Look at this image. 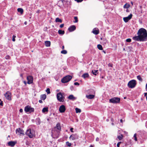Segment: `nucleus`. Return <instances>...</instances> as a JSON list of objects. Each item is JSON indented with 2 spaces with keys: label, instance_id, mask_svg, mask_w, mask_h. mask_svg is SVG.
<instances>
[{
  "label": "nucleus",
  "instance_id": "nucleus-1",
  "mask_svg": "<svg viewBox=\"0 0 147 147\" xmlns=\"http://www.w3.org/2000/svg\"><path fill=\"white\" fill-rule=\"evenodd\" d=\"M137 36L133 37V39L137 41L144 42L147 40V32L146 30L144 28H141L138 32Z\"/></svg>",
  "mask_w": 147,
  "mask_h": 147
},
{
  "label": "nucleus",
  "instance_id": "nucleus-2",
  "mask_svg": "<svg viewBox=\"0 0 147 147\" xmlns=\"http://www.w3.org/2000/svg\"><path fill=\"white\" fill-rule=\"evenodd\" d=\"M61 130V127L60 124L57 123L56 127L53 129L52 131V136L54 138H56L58 137L59 133Z\"/></svg>",
  "mask_w": 147,
  "mask_h": 147
},
{
  "label": "nucleus",
  "instance_id": "nucleus-3",
  "mask_svg": "<svg viewBox=\"0 0 147 147\" xmlns=\"http://www.w3.org/2000/svg\"><path fill=\"white\" fill-rule=\"evenodd\" d=\"M26 134L30 138H32L35 136V131L34 130L30 129L27 130Z\"/></svg>",
  "mask_w": 147,
  "mask_h": 147
},
{
  "label": "nucleus",
  "instance_id": "nucleus-4",
  "mask_svg": "<svg viewBox=\"0 0 147 147\" xmlns=\"http://www.w3.org/2000/svg\"><path fill=\"white\" fill-rule=\"evenodd\" d=\"M72 78V77L70 75L67 76L63 78L61 80V82L63 83H66L69 82Z\"/></svg>",
  "mask_w": 147,
  "mask_h": 147
},
{
  "label": "nucleus",
  "instance_id": "nucleus-5",
  "mask_svg": "<svg viewBox=\"0 0 147 147\" xmlns=\"http://www.w3.org/2000/svg\"><path fill=\"white\" fill-rule=\"evenodd\" d=\"M136 84V81L135 80H132L129 82L127 85L130 88H134Z\"/></svg>",
  "mask_w": 147,
  "mask_h": 147
},
{
  "label": "nucleus",
  "instance_id": "nucleus-6",
  "mask_svg": "<svg viewBox=\"0 0 147 147\" xmlns=\"http://www.w3.org/2000/svg\"><path fill=\"white\" fill-rule=\"evenodd\" d=\"M57 98L60 102H63L64 101V97L63 96V94L59 92L57 94Z\"/></svg>",
  "mask_w": 147,
  "mask_h": 147
},
{
  "label": "nucleus",
  "instance_id": "nucleus-7",
  "mask_svg": "<svg viewBox=\"0 0 147 147\" xmlns=\"http://www.w3.org/2000/svg\"><path fill=\"white\" fill-rule=\"evenodd\" d=\"M120 99L118 97H114L109 99V102L110 103H117L120 102Z\"/></svg>",
  "mask_w": 147,
  "mask_h": 147
},
{
  "label": "nucleus",
  "instance_id": "nucleus-8",
  "mask_svg": "<svg viewBox=\"0 0 147 147\" xmlns=\"http://www.w3.org/2000/svg\"><path fill=\"white\" fill-rule=\"evenodd\" d=\"M34 108L31 107L30 106L28 105L24 109V111L26 112L31 113L34 112Z\"/></svg>",
  "mask_w": 147,
  "mask_h": 147
},
{
  "label": "nucleus",
  "instance_id": "nucleus-9",
  "mask_svg": "<svg viewBox=\"0 0 147 147\" xmlns=\"http://www.w3.org/2000/svg\"><path fill=\"white\" fill-rule=\"evenodd\" d=\"M16 133L18 135H24V131L20 128L17 129L16 130Z\"/></svg>",
  "mask_w": 147,
  "mask_h": 147
},
{
  "label": "nucleus",
  "instance_id": "nucleus-10",
  "mask_svg": "<svg viewBox=\"0 0 147 147\" xmlns=\"http://www.w3.org/2000/svg\"><path fill=\"white\" fill-rule=\"evenodd\" d=\"M78 136L76 134H74L71 135L69 138V139L72 140L78 139Z\"/></svg>",
  "mask_w": 147,
  "mask_h": 147
},
{
  "label": "nucleus",
  "instance_id": "nucleus-11",
  "mask_svg": "<svg viewBox=\"0 0 147 147\" xmlns=\"http://www.w3.org/2000/svg\"><path fill=\"white\" fill-rule=\"evenodd\" d=\"M27 79L28 80L27 83L28 84H30L32 83L33 82V77L31 76H27Z\"/></svg>",
  "mask_w": 147,
  "mask_h": 147
},
{
  "label": "nucleus",
  "instance_id": "nucleus-12",
  "mask_svg": "<svg viewBox=\"0 0 147 147\" xmlns=\"http://www.w3.org/2000/svg\"><path fill=\"white\" fill-rule=\"evenodd\" d=\"M132 16V15L130 14L128 16L123 18V20L126 23L129 20L131 19Z\"/></svg>",
  "mask_w": 147,
  "mask_h": 147
},
{
  "label": "nucleus",
  "instance_id": "nucleus-13",
  "mask_svg": "<svg viewBox=\"0 0 147 147\" xmlns=\"http://www.w3.org/2000/svg\"><path fill=\"white\" fill-rule=\"evenodd\" d=\"M11 93L9 92H7L5 94L6 98L9 100H10L11 99Z\"/></svg>",
  "mask_w": 147,
  "mask_h": 147
},
{
  "label": "nucleus",
  "instance_id": "nucleus-14",
  "mask_svg": "<svg viewBox=\"0 0 147 147\" xmlns=\"http://www.w3.org/2000/svg\"><path fill=\"white\" fill-rule=\"evenodd\" d=\"M65 107L64 105H62L59 108V111L61 113H63L65 112Z\"/></svg>",
  "mask_w": 147,
  "mask_h": 147
},
{
  "label": "nucleus",
  "instance_id": "nucleus-15",
  "mask_svg": "<svg viewBox=\"0 0 147 147\" xmlns=\"http://www.w3.org/2000/svg\"><path fill=\"white\" fill-rule=\"evenodd\" d=\"M92 32L95 35L98 34L99 32V30L98 28H96L93 29Z\"/></svg>",
  "mask_w": 147,
  "mask_h": 147
},
{
  "label": "nucleus",
  "instance_id": "nucleus-16",
  "mask_svg": "<svg viewBox=\"0 0 147 147\" xmlns=\"http://www.w3.org/2000/svg\"><path fill=\"white\" fill-rule=\"evenodd\" d=\"M76 29V26H72L69 27L68 30L70 32H72L74 30Z\"/></svg>",
  "mask_w": 147,
  "mask_h": 147
},
{
  "label": "nucleus",
  "instance_id": "nucleus-17",
  "mask_svg": "<svg viewBox=\"0 0 147 147\" xmlns=\"http://www.w3.org/2000/svg\"><path fill=\"white\" fill-rule=\"evenodd\" d=\"M16 142L14 141H11L9 142L8 143V146H14L16 144Z\"/></svg>",
  "mask_w": 147,
  "mask_h": 147
},
{
  "label": "nucleus",
  "instance_id": "nucleus-18",
  "mask_svg": "<svg viewBox=\"0 0 147 147\" xmlns=\"http://www.w3.org/2000/svg\"><path fill=\"white\" fill-rule=\"evenodd\" d=\"M95 95L94 94H90L88 95H86V97L89 99H92L94 98V97Z\"/></svg>",
  "mask_w": 147,
  "mask_h": 147
},
{
  "label": "nucleus",
  "instance_id": "nucleus-19",
  "mask_svg": "<svg viewBox=\"0 0 147 147\" xmlns=\"http://www.w3.org/2000/svg\"><path fill=\"white\" fill-rule=\"evenodd\" d=\"M45 46L47 47H49L50 46L51 42L49 41H46L45 42Z\"/></svg>",
  "mask_w": 147,
  "mask_h": 147
},
{
  "label": "nucleus",
  "instance_id": "nucleus-20",
  "mask_svg": "<svg viewBox=\"0 0 147 147\" xmlns=\"http://www.w3.org/2000/svg\"><path fill=\"white\" fill-rule=\"evenodd\" d=\"M88 76L89 75L88 73H85L82 76V77L84 78H88Z\"/></svg>",
  "mask_w": 147,
  "mask_h": 147
},
{
  "label": "nucleus",
  "instance_id": "nucleus-21",
  "mask_svg": "<svg viewBox=\"0 0 147 147\" xmlns=\"http://www.w3.org/2000/svg\"><path fill=\"white\" fill-rule=\"evenodd\" d=\"M48 107H44L42 109V112L43 113H45L46 112H47L48 111Z\"/></svg>",
  "mask_w": 147,
  "mask_h": 147
},
{
  "label": "nucleus",
  "instance_id": "nucleus-22",
  "mask_svg": "<svg viewBox=\"0 0 147 147\" xmlns=\"http://www.w3.org/2000/svg\"><path fill=\"white\" fill-rule=\"evenodd\" d=\"M46 98V96L45 94L42 95L40 96L41 99L43 100H44Z\"/></svg>",
  "mask_w": 147,
  "mask_h": 147
},
{
  "label": "nucleus",
  "instance_id": "nucleus-23",
  "mask_svg": "<svg viewBox=\"0 0 147 147\" xmlns=\"http://www.w3.org/2000/svg\"><path fill=\"white\" fill-rule=\"evenodd\" d=\"M36 122L37 125H39L40 123V120L39 118H37L36 119Z\"/></svg>",
  "mask_w": 147,
  "mask_h": 147
},
{
  "label": "nucleus",
  "instance_id": "nucleus-24",
  "mask_svg": "<svg viewBox=\"0 0 147 147\" xmlns=\"http://www.w3.org/2000/svg\"><path fill=\"white\" fill-rule=\"evenodd\" d=\"M18 12L20 13L21 14H22L23 12V10L21 8H18Z\"/></svg>",
  "mask_w": 147,
  "mask_h": 147
},
{
  "label": "nucleus",
  "instance_id": "nucleus-25",
  "mask_svg": "<svg viewBox=\"0 0 147 147\" xmlns=\"http://www.w3.org/2000/svg\"><path fill=\"white\" fill-rule=\"evenodd\" d=\"M58 33L60 34H63L65 33V32L64 30H59L58 31Z\"/></svg>",
  "mask_w": 147,
  "mask_h": 147
},
{
  "label": "nucleus",
  "instance_id": "nucleus-26",
  "mask_svg": "<svg viewBox=\"0 0 147 147\" xmlns=\"http://www.w3.org/2000/svg\"><path fill=\"white\" fill-rule=\"evenodd\" d=\"M68 98L71 100H74L75 99V98L74 96L72 95H71L68 96Z\"/></svg>",
  "mask_w": 147,
  "mask_h": 147
},
{
  "label": "nucleus",
  "instance_id": "nucleus-27",
  "mask_svg": "<svg viewBox=\"0 0 147 147\" xmlns=\"http://www.w3.org/2000/svg\"><path fill=\"white\" fill-rule=\"evenodd\" d=\"M55 22H59L60 23H61L62 22V20L60 19L59 18H56L55 20Z\"/></svg>",
  "mask_w": 147,
  "mask_h": 147
},
{
  "label": "nucleus",
  "instance_id": "nucleus-28",
  "mask_svg": "<svg viewBox=\"0 0 147 147\" xmlns=\"http://www.w3.org/2000/svg\"><path fill=\"white\" fill-rule=\"evenodd\" d=\"M123 137V135L122 134H121V135L118 136H117V138L119 140H121Z\"/></svg>",
  "mask_w": 147,
  "mask_h": 147
},
{
  "label": "nucleus",
  "instance_id": "nucleus-29",
  "mask_svg": "<svg viewBox=\"0 0 147 147\" xmlns=\"http://www.w3.org/2000/svg\"><path fill=\"white\" fill-rule=\"evenodd\" d=\"M130 5L129 4L127 3L125 4L123 6L124 8L127 9L129 7Z\"/></svg>",
  "mask_w": 147,
  "mask_h": 147
},
{
  "label": "nucleus",
  "instance_id": "nucleus-30",
  "mask_svg": "<svg viewBox=\"0 0 147 147\" xmlns=\"http://www.w3.org/2000/svg\"><path fill=\"white\" fill-rule=\"evenodd\" d=\"M97 48L100 50H102L103 49L102 46L100 45H97Z\"/></svg>",
  "mask_w": 147,
  "mask_h": 147
},
{
  "label": "nucleus",
  "instance_id": "nucleus-31",
  "mask_svg": "<svg viewBox=\"0 0 147 147\" xmlns=\"http://www.w3.org/2000/svg\"><path fill=\"white\" fill-rule=\"evenodd\" d=\"M75 110L76 113H80L81 112V109L77 108L75 109Z\"/></svg>",
  "mask_w": 147,
  "mask_h": 147
},
{
  "label": "nucleus",
  "instance_id": "nucleus-32",
  "mask_svg": "<svg viewBox=\"0 0 147 147\" xmlns=\"http://www.w3.org/2000/svg\"><path fill=\"white\" fill-rule=\"evenodd\" d=\"M92 73L94 75H96V74L98 73V70H95L94 71L92 70Z\"/></svg>",
  "mask_w": 147,
  "mask_h": 147
},
{
  "label": "nucleus",
  "instance_id": "nucleus-33",
  "mask_svg": "<svg viewBox=\"0 0 147 147\" xmlns=\"http://www.w3.org/2000/svg\"><path fill=\"white\" fill-rule=\"evenodd\" d=\"M137 78L139 80L141 81H142V79L140 76H137Z\"/></svg>",
  "mask_w": 147,
  "mask_h": 147
},
{
  "label": "nucleus",
  "instance_id": "nucleus-34",
  "mask_svg": "<svg viewBox=\"0 0 147 147\" xmlns=\"http://www.w3.org/2000/svg\"><path fill=\"white\" fill-rule=\"evenodd\" d=\"M61 53L62 54H66L67 53V51L65 50H63L61 51Z\"/></svg>",
  "mask_w": 147,
  "mask_h": 147
},
{
  "label": "nucleus",
  "instance_id": "nucleus-35",
  "mask_svg": "<svg viewBox=\"0 0 147 147\" xmlns=\"http://www.w3.org/2000/svg\"><path fill=\"white\" fill-rule=\"evenodd\" d=\"M46 91L48 94H49L50 93V89L49 88H47Z\"/></svg>",
  "mask_w": 147,
  "mask_h": 147
},
{
  "label": "nucleus",
  "instance_id": "nucleus-36",
  "mask_svg": "<svg viewBox=\"0 0 147 147\" xmlns=\"http://www.w3.org/2000/svg\"><path fill=\"white\" fill-rule=\"evenodd\" d=\"M66 144L69 147L71 145V143H69L68 142H66Z\"/></svg>",
  "mask_w": 147,
  "mask_h": 147
},
{
  "label": "nucleus",
  "instance_id": "nucleus-37",
  "mask_svg": "<svg viewBox=\"0 0 147 147\" xmlns=\"http://www.w3.org/2000/svg\"><path fill=\"white\" fill-rule=\"evenodd\" d=\"M134 140L136 141H137V138L136 137V134H135L134 136Z\"/></svg>",
  "mask_w": 147,
  "mask_h": 147
},
{
  "label": "nucleus",
  "instance_id": "nucleus-38",
  "mask_svg": "<svg viewBox=\"0 0 147 147\" xmlns=\"http://www.w3.org/2000/svg\"><path fill=\"white\" fill-rule=\"evenodd\" d=\"M74 19L75 20L74 22H78V18L77 17H74Z\"/></svg>",
  "mask_w": 147,
  "mask_h": 147
},
{
  "label": "nucleus",
  "instance_id": "nucleus-39",
  "mask_svg": "<svg viewBox=\"0 0 147 147\" xmlns=\"http://www.w3.org/2000/svg\"><path fill=\"white\" fill-rule=\"evenodd\" d=\"M16 36L15 35H13L12 37V41L14 42L15 41V38Z\"/></svg>",
  "mask_w": 147,
  "mask_h": 147
},
{
  "label": "nucleus",
  "instance_id": "nucleus-40",
  "mask_svg": "<svg viewBox=\"0 0 147 147\" xmlns=\"http://www.w3.org/2000/svg\"><path fill=\"white\" fill-rule=\"evenodd\" d=\"M103 41L104 42V43L105 44H106V43H107V40L106 39L104 38L103 39Z\"/></svg>",
  "mask_w": 147,
  "mask_h": 147
},
{
  "label": "nucleus",
  "instance_id": "nucleus-41",
  "mask_svg": "<svg viewBox=\"0 0 147 147\" xmlns=\"http://www.w3.org/2000/svg\"><path fill=\"white\" fill-rule=\"evenodd\" d=\"M126 41L128 42H130L131 41V39L130 38H128L126 40Z\"/></svg>",
  "mask_w": 147,
  "mask_h": 147
},
{
  "label": "nucleus",
  "instance_id": "nucleus-42",
  "mask_svg": "<svg viewBox=\"0 0 147 147\" xmlns=\"http://www.w3.org/2000/svg\"><path fill=\"white\" fill-rule=\"evenodd\" d=\"M121 143V142H118L117 144V147H119V145H120V144Z\"/></svg>",
  "mask_w": 147,
  "mask_h": 147
},
{
  "label": "nucleus",
  "instance_id": "nucleus-43",
  "mask_svg": "<svg viewBox=\"0 0 147 147\" xmlns=\"http://www.w3.org/2000/svg\"><path fill=\"white\" fill-rule=\"evenodd\" d=\"M74 84L75 85H78V86L79 85V83H78L77 82H76L74 83Z\"/></svg>",
  "mask_w": 147,
  "mask_h": 147
},
{
  "label": "nucleus",
  "instance_id": "nucleus-44",
  "mask_svg": "<svg viewBox=\"0 0 147 147\" xmlns=\"http://www.w3.org/2000/svg\"><path fill=\"white\" fill-rule=\"evenodd\" d=\"M76 1L78 2H81L83 0H75Z\"/></svg>",
  "mask_w": 147,
  "mask_h": 147
},
{
  "label": "nucleus",
  "instance_id": "nucleus-45",
  "mask_svg": "<svg viewBox=\"0 0 147 147\" xmlns=\"http://www.w3.org/2000/svg\"><path fill=\"white\" fill-rule=\"evenodd\" d=\"M64 26V24H62L60 25V27L61 28H62Z\"/></svg>",
  "mask_w": 147,
  "mask_h": 147
},
{
  "label": "nucleus",
  "instance_id": "nucleus-46",
  "mask_svg": "<svg viewBox=\"0 0 147 147\" xmlns=\"http://www.w3.org/2000/svg\"><path fill=\"white\" fill-rule=\"evenodd\" d=\"M109 66L112 67H113V65L111 63H109Z\"/></svg>",
  "mask_w": 147,
  "mask_h": 147
},
{
  "label": "nucleus",
  "instance_id": "nucleus-47",
  "mask_svg": "<svg viewBox=\"0 0 147 147\" xmlns=\"http://www.w3.org/2000/svg\"><path fill=\"white\" fill-rule=\"evenodd\" d=\"M144 95L146 97V100H147V93H144Z\"/></svg>",
  "mask_w": 147,
  "mask_h": 147
},
{
  "label": "nucleus",
  "instance_id": "nucleus-48",
  "mask_svg": "<svg viewBox=\"0 0 147 147\" xmlns=\"http://www.w3.org/2000/svg\"><path fill=\"white\" fill-rule=\"evenodd\" d=\"M73 128H70V131H71V132H73Z\"/></svg>",
  "mask_w": 147,
  "mask_h": 147
},
{
  "label": "nucleus",
  "instance_id": "nucleus-49",
  "mask_svg": "<svg viewBox=\"0 0 147 147\" xmlns=\"http://www.w3.org/2000/svg\"><path fill=\"white\" fill-rule=\"evenodd\" d=\"M99 139L98 138H97L96 139V141H99Z\"/></svg>",
  "mask_w": 147,
  "mask_h": 147
},
{
  "label": "nucleus",
  "instance_id": "nucleus-50",
  "mask_svg": "<svg viewBox=\"0 0 147 147\" xmlns=\"http://www.w3.org/2000/svg\"><path fill=\"white\" fill-rule=\"evenodd\" d=\"M23 82L25 84V85H26L27 82H26V81H23Z\"/></svg>",
  "mask_w": 147,
  "mask_h": 147
},
{
  "label": "nucleus",
  "instance_id": "nucleus-51",
  "mask_svg": "<svg viewBox=\"0 0 147 147\" xmlns=\"http://www.w3.org/2000/svg\"><path fill=\"white\" fill-rule=\"evenodd\" d=\"M23 110L22 109H20V111L21 113L22 112H23Z\"/></svg>",
  "mask_w": 147,
  "mask_h": 147
},
{
  "label": "nucleus",
  "instance_id": "nucleus-52",
  "mask_svg": "<svg viewBox=\"0 0 147 147\" xmlns=\"http://www.w3.org/2000/svg\"><path fill=\"white\" fill-rule=\"evenodd\" d=\"M39 102L40 103H42V101L41 100H39Z\"/></svg>",
  "mask_w": 147,
  "mask_h": 147
},
{
  "label": "nucleus",
  "instance_id": "nucleus-53",
  "mask_svg": "<svg viewBox=\"0 0 147 147\" xmlns=\"http://www.w3.org/2000/svg\"><path fill=\"white\" fill-rule=\"evenodd\" d=\"M24 24L25 25H26L27 24V22L26 21L24 22Z\"/></svg>",
  "mask_w": 147,
  "mask_h": 147
},
{
  "label": "nucleus",
  "instance_id": "nucleus-54",
  "mask_svg": "<svg viewBox=\"0 0 147 147\" xmlns=\"http://www.w3.org/2000/svg\"><path fill=\"white\" fill-rule=\"evenodd\" d=\"M0 105L2 106V102H0Z\"/></svg>",
  "mask_w": 147,
  "mask_h": 147
},
{
  "label": "nucleus",
  "instance_id": "nucleus-55",
  "mask_svg": "<svg viewBox=\"0 0 147 147\" xmlns=\"http://www.w3.org/2000/svg\"><path fill=\"white\" fill-rule=\"evenodd\" d=\"M120 122H121V123H122V122H123V120H122V119H121L120 120Z\"/></svg>",
  "mask_w": 147,
  "mask_h": 147
},
{
  "label": "nucleus",
  "instance_id": "nucleus-56",
  "mask_svg": "<svg viewBox=\"0 0 147 147\" xmlns=\"http://www.w3.org/2000/svg\"><path fill=\"white\" fill-rule=\"evenodd\" d=\"M64 46H62V49H64Z\"/></svg>",
  "mask_w": 147,
  "mask_h": 147
},
{
  "label": "nucleus",
  "instance_id": "nucleus-57",
  "mask_svg": "<svg viewBox=\"0 0 147 147\" xmlns=\"http://www.w3.org/2000/svg\"><path fill=\"white\" fill-rule=\"evenodd\" d=\"M113 121V119H111V121Z\"/></svg>",
  "mask_w": 147,
  "mask_h": 147
},
{
  "label": "nucleus",
  "instance_id": "nucleus-58",
  "mask_svg": "<svg viewBox=\"0 0 147 147\" xmlns=\"http://www.w3.org/2000/svg\"><path fill=\"white\" fill-rule=\"evenodd\" d=\"M103 52H104V53H106L105 52V51H103Z\"/></svg>",
  "mask_w": 147,
  "mask_h": 147
},
{
  "label": "nucleus",
  "instance_id": "nucleus-59",
  "mask_svg": "<svg viewBox=\"0 0 147 147\" xmlns=\"http://www.w3.org/2000/svg\"><path fill=\"white\" fill-rule=\"evenodd\" d=\"M112 125H114V124H113V123H112Z\"/></svg>",
  "mask_w": 147,
  "mask_h": 147
},
{
  "label": "nucleus",
  "instance_id": "nucleus-60",
  "mask_svg": "<svg viewBox=\"0 0 147 147\" xmlns=\"http://www.w3.org/2000/svg\"><path fill=\"white\" fill-rule=\"evenodd\" d=\"M123 50H125V48H124V49H123Z\"/></svg>",
  "mask_w": 147,
  "mask_h": 147
},
{
  "label": "nucleus",
  "instance_id": "nucleus-61",
  "mask_svg": "<svg viewBox=\"0 0 147 147\" xmlns=\"http://www.w3.org/2000/svg\"><path fill=\"white\" fill-rule=\"evenodd\" d=\"M49 120V119H47V120Z\"/></svg>",
  "mask_w": 147,
  "mask_h": 147
}]
</instances>
